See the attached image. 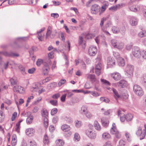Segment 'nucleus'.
I'll list each match as a JSON object with an SVG mask.
<instances>
[{
    "instance_id": "f257e3e1",
    "label": "nucleus",
    "mask_w": 146,
    "mask_h": 146,
    "mask_svg": "<svg viewBox=\"0 0 146 146\" xmlns=\"http://www.w3.org/2000/svg\"><path fill=\"white\" fill-rule=\"evenodd\" d=\"M51 64V62L50 59H48L46 62L43 63V67L42 68V72L44 75L48 74L50 70V66Z\"/></svg>"
},
{
    "instance_id": "f03ea898",
    "label": "nucleus",
    "mask_w": 146,
    "mask_h": 146,
    "mask_svg": "<svg viewBox=\"0 0 146 146\" xmlns=\"http://www.w3.org/2000/svg\"><path fill=\"white\" fill-rule=\"evenodd\" d=\"M136 0H130L128 3L129 8L131 11L136 12L139 11L140 6L139 5H132L131 3L135 2Z\"/></svg>"
},
{
    "instance_id": "7ed1b4c3",
    "label": "nucleus",
    "mask_w": 146,
    "mask_h": 146,
    "mask_svg": "<svg viewBox=\"0 0 146 146\" xmlns=\"http://www.w3.org/2000/svg\"><path fill=\"white\" fill-rule=\"evenodd\" d=\"M133 91L135 94L139 96H142L144 94V92L142 88L139 85L135 84L133 87Z\"/></svg>"
},
{
    "instance_id": "20e7f679",
    "label": "nucleus",
    "mask_w": 146,
    "mask_h": 146,
    "mask_svg": "<svg viewBox=\"0 0 146 146\" xmlns=\"http://www.w3.org/2000/svg\"><path fill=\"white\" fill-rule=\"evenodd\" d=\"M134 66L131 65H127L125 69V74L129 78H131L133 75Z\"/></svg>"
},
{
    "instance_id": "39448f33",
    "label": "nucleus",
    "mask_w": 146,
    "mask_h": 146,
    "mask_svg": "<svg viewBox=\"0 0 146 146\" xmlns=\"http://www.w3.org/2000/svg\"><path fill=\"white\" fill-rule=\"evenodd\" d=\"M110 133L112 134L115 135L116 137L117 138L119 139L121 137V135L117 130L116 125L114 123H113L112 124V127L110 129Z\"/></svg>"
},
{
    "instance_id": "423d86ee",
    "label": "nucleus",
    "mask_w": 146,
    "mask_h": 146,
    "mask_svg": "<svg viewBox=\"0 0 146 146\" xmlns=\"http://www.w3.org/2000/svg\"><path fill=\"white\" fill-rule=\"evenodd\" d=\"M136 134L140 137V139L141 140L144 138L146 135V131L145 130H142L141 128L139 127L136 131Z\"/></svg>"
},
{
    "instance_id": "0eeeda50",
    "label": "nucleus",
    "mask_w": 146,
    "mask_h": 146,
    "mask_svg": "<svg viewBox=\"0 0 146 146\" xmlns=\"http://www.w3.org/2000/svg\"><path fill=\"white\" fill-rule=\"evenodd\" d=\"M132 53L133 56L137 58H139L140 57V49L138 47H133L132 49Z\"/></svg>"
},
{
    "instance_id": "6e6552de",
    "label": "nucleus",
    "mask_w": 146,
    "mask_h": 146,
    "mask_svg": "<svg viewBox=\"0 0 146 146\" xmlns=\"http://www.w3.org/2000/svg\"><path fill=\"white\" fill-rule=\"evenodd\" d=\"M89 53L91 56H95L97 52L96 47L94 46H90L89 48Z\"/></svg>"
},
{
    "instance_id": "1a4fd4ad",
    "label": "nucleus",
    "mask_w": 146,
    "mask_h": 146,
    "mask_svg": "<svg viewBox=\"0 0 146 146\" xmlns=\"http://www.w3.org/2000/svg\"><path fill=\"white\" fill-rule=\"evenodd\" d=\"M107 64L110 67H113L115 65V60L112 57H109L107 59Z\"/></svg>"
},
{
    "instance_id": "9d476101",
    "label": "nucleus",
    "mask_w": 146,
    "mask_h": 146,
    "mask_svg": "<svg viewBox=\"0 0 146 146\" xmlns=\"http://www.w3.org/2000/svg\"><path fill=\"white\" fill-rule=\"evenodd\" d=\"M86 133L87 135L91 139H94L96 138V133L91 130H87L86 131Z\"/></svg>"
},
{
    "instance_id": "9b49d317",
    "label": "nucleus",
    "mask_w": 146,
    "mask_h": 146,
    "mask_svg": "<svg viewBox=\"0 0 146 146\" xmlns=\"http://www.w3.org/2000/svg\"><path fill=\"white\" fill-rule=\"evenodd\" d=\"M106 18H102L101 21V22L100 24V26L101 27L102 31L106 35H110V34L106 30H105V28L103 27V25L104 22L106 21Z\"/></svg>"
},
{
    "instance_id": "f8f14e48",
    "label": "nucleus",
    "mask_w": 146,
    "mask_h": 146,
    "mask_svg": "<svg viewBox=\"0 0 146 146\" xmlns=\"http://www.w3.org/2000/svg\"><path fill=\"white\" fill-rule=\"evenodd\" d=\"M100 9V7L98 5H93L91 8V12L92 13L96 14L98 13Z\"/></svg>"
},
{
    "instance_id": "ddd939ff",
    "label": "nucleus",
    "mask_w": 146,
    "mask_h": 146,
    "mask_svg": "<svg viewBox=\"0 0 146 146\" xmlns=\"http://www.w3.org/2000/svg\"><path fill=\"white\" fill-rule=\"evenodd\" d=\"M14 91L15 92L22 93L23 92L24 88L21 86L16 85L13 88Z\"/></svg>"
},
{
    "instance_id": "4468645a",
    "label": "nucleus",
    "mask_w": 146,
    "mask_h": 146,
    "mask_svg": "<svg viewBox=\"0 0 146 146\" xmlns=\"http://www.w3.org/2000/svg\"><path fill=\"white\" fill-rule=\"evenodd\" d=\"M111 76L114 80L116 81L119 80L120 79L121 77L120 74L117 72L111 74Z\"/></svg>"
},
{
    "instance_id": "2eb2a0df",
    "label": "nucleus",
    "mask_w": 146,
    "mask_h": 146,
    "mask_svg": "<svg viewBox=\"0 0 146 146\" xmlns=\"http://www.w3.org/2000/svg\"><path fill=\"white\" fill-rule=\"evenodd\" d=\"M35 132V130L33 128H29L26 130V134L29 136H33Z\"/></svg>"
},
{
    "instance_id": "dca6fc26",
    "label": "nucleus",
    "mask_w": 146,
    "mask_h": 146,
    "mask_svg": "<svg viewBox=\"0 0 146 146\" xmlns=\"http://www.w3.org/2000/svg\"><path fill=\"white\" fill-rule=\"evenodd\" d=\"M129 22L132 26H135L137 24L138 20L136 17L132 16L131 17Z\"/></svg>"
},
{
    "instance_id": "f3484780",
    "label": "nucleus",
    "mask_w": 146,
    "mask_h": 146,
    "mask_svg": "<svg viewBox=\"0 0 146 146\" xmlns=\"http://www.w3.org/2000/svg\"><path fill=\"white\" fill-rule=\"evenodd\" d=\"M118 65L121 66H123L125 65V61L122 58L119 57L118 59Z\"/></svg>"
},
{
    "instance_id": "a211bd4d",
    "label": "nucleus",
    "mask_w": 146,
    "mask_h": 146,
    "mask_svg": "<svg viewBox=\"0 0 146 146\" xmlns=\"http://www.w3.org/2000/svg\"><path fill=\"white\" fill-rule=\"evenodd\" d=\"M118 115L120 116L121 121L122 122H124L125 119H126V118L123 113H122L121 111L120 110H119L118 111Z\"/></svg>"
},
{
    "instance_id": "6ab92c4d",
    "label": "nucleus",
    "mask_w": 146,
    "mask_h": 146,
    "mask_svg": "<svg viewBox=\"0 0 146 146\" xmlns=\"http://www.w3.org/2000/svg\"><path fill=\"white\" fill-rule=\"evenodd\" d=\"M118 86L124 88L127 85V82L124 80H121L117 83Z\"/></svg>"
},
{
    "instance_id": "aec40b11",
    "label": "nucleus",
    "mask_w": 146,
    "mask_h": 146,
    "mask_svg": "<svg viewBox=\"0 0 146 146\" xmlns=\"http://www.w3.org/2000/svg\"><path fill=\"white\" fill-rule=\"evenodd\" d=\"M61 129L64 131L66 132L69 131L70 129V127L68 125L64 124L62 125Z\"/></svg>"
},
{
    "instance_id": "412c9836",
    "label": "nucleus",
    "mask_w": 146,
    "mask_h": 146,
    "mask_svg": "<svg viewBox=\"0 0 146 146\" xmlns=\"http://www.w3.org/2000/svg\"><path fill=\"white\" fill-rule=\"evenodd\" d=\"M87 78L89 79L92 82H94L96 81V78L94 74H90L87 76Z\"/></svg>"
},
{
    "instance_id": "4be33fe9",
    "label": "nucleus",
    "mask_w": 146,
    "mask_h": 146,
    "mask_svg": "<svg viewBox=\"0 0 146 146\" xmlns=\"http://www.w3.org/2000/svg\"><path fill=\"white\" fill-rule=\"evenodd\" d=\"M121 5L119 4L115 6L111 7L109 8V9L112 11H114L121 8Z\"/></svg>"
},
{
    "instance_id": "5701e85b",
    "label": "nucleus",
    "mask_w": 146,
    "mask_h": 146,
    "mask_svg": "<svg viewBox=\"0 0 146 146\" xmlns=\"http://www.w3.org/2000/svg\"><path fill=\"white\" fill-rule=\"evenodd\" d=\"M94 125L95 129L98 131H100L101 129V127L100 125L96 121H95L94 122Z\"/></svg>"
},
{
    "instance_id": "b1692460",
    "label": "nucleus",
    "mask_w": 146,
    "mask_h": 146,
    "mask_svg": "<svg viewBox=\"0 0 146 146\" xmlns=\"http://www.w3.org/2000/svg\"><path fill=\"white\" fill-rule=\"evenodd\" d=\"M112 90L114 94L115 98L116 100L120 98V96L119 95L118 92L115 89L113 88Z\"/></svg>"
},
{
    "instance_id": "393cba45",
    "label": "nucleus",
    "mask_w": 146,
    "mask_h": 146,
    "mask_svg": "<svg viewBox=\"0 0 146 146\" xmlns=\"http://www.w3.org/2000/svg\"><path fill=\"white\" fill-rule=\"evenodd\" d=\"M57 146H63L64 144V141L61 139H58L56 141Z\"/></svg>"
},
{
    "instance_id": "a878e982",
    "label": "nucleus",
    "mask_w": 146,
    "mask_h": 146,
    "mask_svg": "<svg viewBox=\"0 0 146 146\" xmlns=\"http://www.w3.org/2000/svg\"><path fill=\"white\" fill-rule=\"evenodd\" d=\"M138 35L140 38H142L146 36V31H143L139 32Z\"/></svg>"
},
{
    "instance_id": "bb28decb",
    "label": "nucleus",
    "mask_w": 146,
    "mask_h": 146,
    "mask_svg": "<svg viewBox=\"0 0 146 146\" xmlns=\"http://www.w3.org/2000/svg\"><path fill=\"white\" fill-rule=\"evenodd\" d=\"M125 135L127 140L129 142H131V137L129 133L127 132H125Z\"/></svg>"
},
{
    "instance_id": "cd10ccee",
    "label": "nucleus",
    "mask_w": 146,
    "mask_h": 146,
    "mask_svg": "<svg viewBox=\"0 0 146 146\" xmlns=\"http://www.w3.org/2000/svg\"><path fill=\"white\" fill-rule=\"evenodd\" d=\"M29 146H36V142L33 140H29L28 144Z\"/></svg>"
},
{
    "instance_id": "c85d7f7f",
    "label": "nucleus",
    "mask_w": 146,
    "mask_h": 146,
    "mask_svg": "<svg viewBox=\"0 0 146 146\" xmlns=\"http://www.w3.org/2000/svg\"><path fill=\"white\" fill-rule=\"evenodd\" d=\"M33 117L32 115L28 117L27 119V123L28 124H31L33 121Z\"/></svg>"
},
{
    "instance_id": "c756f323",
    "label": "nucleus",
    "mask_w": 146,
    "mask_h": 146,
    "mask_svg": "<svg viewBox=\"0 0 146 146\" xmlns=\"http://www.w3.org/2000/svg\"><path fill=\"white\" fill-rule=\"evenodd\" d=\"M102 125L106 127H107L109 124V121L108 119H102Z\"/></svg>"
},
{
    "instance_id": "7c9ffc66",
    "label": "nucleus",
    "mask_w": 146,
    "mask_h": 146,
    "mask_svg": "<svg viewBox=\"0 0 146 146\" xmlns=\"http://www.w3.org/2000/svg\"><path fill=\"white\" fill-rule=\"evenodd\" d=\"M52 27L50 26H49L47 29V33H46V37L47 38L49 36L51 33Z\"/></svg>"
},
{
    "instance_id": "2f4dec72",
    "label": "nucleus",
    "mask_w": 146,
    "mask_h": 146,
    "mask_svg": "<svg viewBox=\"0 0 146 146\" xmlns=\"http://www.w3.org/2000/svg\"><path fill=\"white\" fill-rule=\"evenodd\" d=\"M80 139V137L79 134L77 133H75L74 135V140L75 141H78Z\"/></svg>"
},
{
    "instance_id": "473e14b6",
    "label": "nucleus",
    "mask_w": 146,
    "mask_h": 146,
    "mask_svg": "<svg viewBox=\"0 0 146 146\" xmlns=\"http://www.w3.org/2000/svg\"><path fill=\"white\" fill-rule=\"evenodd\" d=\"M48 113L47 110L45 109H43L42 110V115L44 118L46 117L48 115Z\"/></svg>"
},
{
    "instance_id": "72a5a7b5",
    "label": "nucleus",
    "mask_w": 146,
    "mask_h": 146,
    "mask_svg": "<svg viewBox=\"0 0 146 146\" xmlns=\"http://www.w3.org/2000/svg\"><path fill=\"white\" fill-rule=\"evenodd\" d=\"M125 117L127 121H131L133 117V115L131 114H128L126 115Z\"/></svg>"
},
{
    "instance_id": "f704fd0d",
    "label": "nucleus",
    "mask_w": 146,
    "mask_h": 146,
    "mask_svg": "<svg viewBox=\"0 0 146 146\" xmlns=\"http://www.w3.org/2000/svg\"><path fill=\"white\" fill-rule=\"evenodd\" d=\"M112 30L113 33H118L120 31L118 27L115 26L112 27Z\"/></svg>"
},
{
    "instance_id": "c9c22d12",
    "label": "nucleus",
    "mask_w": 146,
    "mask_h": 146,
    "mask_svg": "<svg viewBox=\"0 0 146 146\" xmlns=\"http://www.w3.org/2000/svg\"><path fill=\"white\" fill-rule=\"evenodd\" d=\"M47 61V60L43 61L42 59H39L37 60L36 62V64L38 66H39L42 64H43V63L44 62H46Z\"/></svg>"
},
{
    "instance_id": "e433bc0d",
    "label": "nucleus",
    "mask_w": 146,
    "mask_h": 146,
    "mask_svg": "<svg viewBox=\"0 0 146 146\" xmlns=\"http://www.w3.org/2000/svg\"><path fill=\"white\" fill-rule=\"evenodd\" d=\"M75 124L77 128L80 127L82 125L81 121L77 120L75 121Z\"/></svg>"
},
{
    "instance_id": "4c0bfd02",
    "label": "nucleus",
    "mask_w": 146,
    "mask_h": 146,
    "mask_svg": "<svg viewBox=\"0 0 146 146\" xmlns=\"http://www.w3.org/2000/svg\"><path fill=\"white\" fill-rule=\"evenodd\" d=\"M123 46L124 44L123 43L118 42L115 48L119 49H121L123 48Z\"/></svg>"
},
{
    "instance_id": "58836bf2",
    "label": "nucleus",
    "mask_w": 146,
    "mask_h": 146,
    "mask_svg": "<svg viewBox=\"0 0 146 146\" xmlns=\"http://www.w3.org/2000/svg\"><path fill=\"white\" fill-rule=\"evenodd\" d=\"M44 143L45 145H48L49 143V140L47 135L45 134L44 136Z\"/></svg>"
},
{
    "instance_id": "ea45409f",
    "label": "nucleus",
    "mask_w": 146,
    "mask_h": 146,
    "mask_svg": "<svg viewBox=\"0 0 146 146\" xmlns=\"http://www.w3.org/2000/svg\"><path fill=\"white\" fill-rule=\"evenodd\" d=\"M100 100L102 102H103L106 103H108L110 101V100L108 98H105L104 97H101L100 98Z\"/></svg>"
},
{
    "instance_id": "a19ab883",
    "label": "nucleus",
    "mask_w": 146,
    "mask_h": 146,
    "mask_svg": "<svg viewBox=\"0 0 146 146\" xmlns=\"http://www.w3.org/2000/svg\"><path fill=\"white\" fill-rule=\"evenodd\" d=\"M10 81L11 82V85H16L17 83V80L16 79H14L13 78H11L10 80Z\"/></svg>"
},
{
    "instance_id": "79ce46f5",
    "label": "nucleus",
    "mask_w": 146,
    "mask_h": 146,
    "mask_svg": "<svg viewBox=\"0 0 146 146\" xmlns=\"http://www.w3.org/2000/svg\"><path fill=\"white\" fill-rule=\"evenodd\" d=\"M84 114L86 117L88 118H91L92 117V115L91 113L88 111H86Z\"/></svg>"
},
{
    "instance_id": "37998d69",
    "label": "nucleus",
    "mask_w": 146,
    "mask_h": 146,
    "mask_svg": "<svg viewBox=\"0 0 146 146\" xmlns=\"http://www.w3.org/2000/svg\"><path fill=\"white\" fill-rule=\"evenodd\" d=\"M5 116L3 112L0 110V122H2L4 119Z\"/></svg>"
},
{
    "instance_id": "c03bdc74",
    "label": "nucleus",
    "mask_w": 146,
    "mask_h": 146,
    "mask_svg": "<svg viewBox=\"0 0 146 146\" xmlns=\"http://www.w3.org/2000/svg\"><path fill=\"white\" fill-rule=\"evenodd\" d=\"M102 137L103 138L106 139L109 138L110 137V135L108 133H105L103 134Z\"/></svg>"
},
{
    "instance_id": "a18cd8bd",
    "label": "nucleus",
    "mask_w": 146,
    "mask_h": 146,
    "mask_svg": "<svg viewBox=\"0 0 146 146\" xmlns=\"http://www.w3.org/2000/svg\"><path fill=\"white\" fill-rule=\"evenodd\" d=\"M66 80L65 79H62L60 80L58 83V86L59 87L61 86L63 84L66 83Z\"/></svg>"
},
{
    "instance_id": "49530a36",
    "label": "nucleus",
    "mask_w": 146,
    "mask_h": 146,
    "mask_svg": "<svg viewBox=\"0 0 146 146\" xmlns=\"http://www.w3.org/2000/svg\"><path fill=\"white\" fill-rule=\"evenodd\" d=\"M111 42L112 46H113L115 48L118 43L117 41L115 40H111Z\"/></svg>"
},
{
    "instance_id": "de8ad7c7",
    "label": "nucleus",
    "mask_w": 146,
    "mask_h": 146,
    "mask_svg": "<svg viewBox=\"0 0 146 146\" xmlns=\"http://www.w3.org/2000/svg\"><path fill=\"white\" fill-rule=\"evenodd\" d=\"M102 67V66L101 63L100 62H98L97 64H96L95 69H101Z\"/></svg>"
},
{
    "instance_id": "09e8293b",
    "label": "nucleus",
    "mask_w": 146,
    "mask_h": 146,
    "mask_svg": "<svg viewBox=\"0 0 146 146\" xmlns=\"http://www.w3.org/2000/svg\"><path fill=\"white\" fill-rule=\"evenodd\" d=\"M126 144V142L123 140H121L119 141V145L118 146H124Z\"/></svg>"
},
{
    "instance_id": "8fccbe9b",
    "label": "nucleus",
    "mask_w": 146,
    "mask_h": 146,
    "mask_svg": "<svg viewBox=\"0 0 146 146\" xmlns=\"http://www.w3.org/2000/svg\"><path fill=\"white\" fill-rule=\"evenodd\" d=\"M57 111L58 110L56 108H54L51 110V114L52 115H54L57 113Z\"/></svg>"
},
{
    "instance_id": "3c124183",
    "label": "nucleus",
    "mask_w": 146,
    "mask_h": 146,
    "mask_svg": "<svg viewBox=\"0 0 146 146\" xmlns=\"http://www.w3.org/2000/svg\"><path fill=\"white\" fill-rule=\"evenodd\" d=\"M50 103L54 106H57L58 105L57 101L56 100H51L50 101Z\"/></svg>"
},
{
    "instance_id": "603ef678",
    "label": "nucleus",
    "mask_w": 146,
    "mask_h": 146,
    "mask_svg": "<svg viewBox=\"0 0 146 146\" xmlns=\"http://www.w3.org/2000/svg\"><path fill=\"white\" fill-rule=\"evenodd\" d=\"M58 120V116H55L52 119V121L53 123H56Z\"/></svg>"
},
{
    "instance_id": "864d4df0",
    "label": "nucleus",
    "mask_w": 146,
    "mask_h": 146,
    "mask_svg": "<svg viewBox=\"0 0 146 146\" xmlns=\"http://www.w3.org/2000/svg\"><path fill=\"white\" fill-rule=\"evenodd\" d=\"M101 81L102 82L105 84L106 85H110V84L109 82L106 80L101 79Z\"/></svg>"
},
{
    "instance_id": "5fc2aeb1",
    "label": "nucleus",
    "mask_w": 146,
    "mask_h": 146,
    "mask_svg": "<svg viewBox=\"0 0 146 146\" xmlns=\"http://www.w3.org/2000/svg\"><path fill=\"white\" fill-rule=\"evenodd\" d=\"M60 96L59 93H56L53 95L52 96V98L53 99H58Z\"/></svg>"
},
{
    "instance_id": "6e6d98bb",
    "label": "nucleus",
    "mask_w": 146,
    "mask_h": 146,
    "mask_svg": "<svg viewBox=\"0 0 146 146\" xmlns=\"http://www.w3.org/2000/svg\"><path fill=\"white\" fill-rule=\"evenodd\" d=\"M19 68L23 74H25V69L24 67H23L21 65L19 66Z\"/></svg>"
},
{
    "instance_id": "4d7b16f0",
    "label": "nucleus",
    "mask_w": 146,
    "mask_h": 146,
    "mask_svg": "<svg viewBox=\"0 0 146 146\" xmlns=\"http://www.w3.org/2000/svg\"><path fill=\"white\" fill-rule=\"evenodd\" d=\"M44 123L45 127H47L48 126V119L46 117L44 118Z\"/></svg>"
},
{
    "instance_id": "13d9d810",
    "label": "nucleus",
    "mask_w": 146,
    "mask_h": 146,
    "mask_svg": "<svg viewBox=\"0 0 146 146\" xmlns=\"http://www.w3.org/2000/svg\"><path fill=\"white\" fill-rule=\"evenodd\" d=\"M87 107L85 106H83L81 108V111L84 113L87 111Z\"/></svg>"
},
{
    "instance_id": "bf43d9fd",
    "label": "nucleus",
    "mask_w": 146,
    "mask_h": 146,
    "mask_svg": "<svg viewBox=\"0 0 146 146\" xmlns=\"http://www.w3.org/2000/svg\"><path fill=\"white\" fill-rule=\"evenodd\" d=\"M91 94L94 97H97L100 95L99 93L95 91L92 92H91Z\"/></svg>"
},
{
    "instance_id": "052dcab7",
    "label": "nucleus",
    "mask_w": 146,
    "mask_h": 146,
    "mask_svg": "<svg viewBox=\"0 0 146 146\" xmlns=\"http://www.w3.org/2000/svg\"><path fill=\"white\" fill-rule=\"evenodd\" d=\"M37 34L38 35V38L39 40L40 41H42V40L41 39V38H43L44 37V34H41V33H37Z\"/></svg>"
},
{
    "instance_id": "680f3d73",
    "label": "nucleus",
    "mask_w": 146,
    "mask_h": 146,
    "mask_svg": "<svg viewBox=\"0 0 146 146\" xmlns=\"http://www.w3.org/2000/svg\"><path fill=\"white\" fill-rule=\"evenodd\" d=\"M17 113L16 112H14L12 115L11 120L12 121H14L16 118L17 116Z\"/></svg>"
},
{
    "instance_id": "e2e57ef3",
    "label": "nucleus",
    "mask_w": 146,
    "mask_h": 146,
    "mask_svg": "<svg viewBox=\"0 0 146 146\" xmlns=\"http://www.w3.org/2000/svg\"><path fill=\"white\" fill-rule=\"evenodd\" d=\"M8 56H11L13 57H14L15 56L18 57L19 56L18 54L12 52L10 53L9 55H8Z\"/></svg>"
},
{
    "instance_id": "0e129e2a",
    "label": "nucleus",
    "mask_w": 146,
    "mask_h": 146,
    "mask_svg": "<svg viewBox=\"0 0 146 146\" xmlns=\"http://www.w3.org/2000/svg\"><path fill=\"white\" fill-rule=\"evenodd\" d=\"M54 51H52L50 53H49L48 54V56L49 58H52L54 57Z\"/></svg>"
},
{
    "instance_id": "69168bd1",
    "label": "nucleus",
    "mask_w": 146,
    "mask_h": 146,
    "mask_svg": "<svg viewBox=\"0 0 146 146\" xmlns=\"http://www.w3.org/2000/svg\"><path fill=\"white\" fill-rule=\"evenodd\" d=\"M66 94H63L61 97L60 100L62 102H64L66 98Z\"/></svg>"
},
{
    "instance_id": "338daca9",
    "label": "nucleus",
    "mask_w": 146,
    "mask_h": 146,
    "mask_svg": "<svg viewBox=\"0 0 146 146\" xmlns=\"http://www.w3.org/2000/svg\"><path fill=\"white\" fill-rule=\"evenodd\" d=\"M141 56L145 59H146V51L143 50L141 52Z\"/></svg>"
},
{
    "instance_id": "774afa93",
    "label": "nucleus",
    "mask_w": 146,
    "mask_h": 146,
    "mask_svg": "<svg viewBox=\"0 0 146 146\" xmlns=\"http://www.w3.org/2000/svg\"><path fill=\"white\" fill-rule=\"evenodd\" d=\"M143 85L146 87V75L143 76Z\"/></svg>"
}]
</instances>
